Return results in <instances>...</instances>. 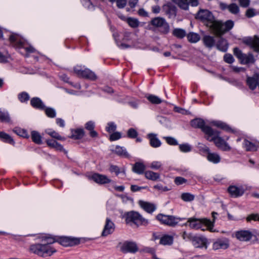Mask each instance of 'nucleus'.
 Wrapping results in <instances>:
<instances>
[{"mask_svg": "<svg viewBox=\"0 0 259 259\" xmlns=\"http://www.w3.org/2000/svg\"><path fill=\"white\" fill-rule=\"evenodd\" d=\"M195 18L206 24L212 32L216 36H221L230 30L234 26V23L232 20H229L225 22L216 20L212 14L207 10H200L197 13Z\"/></svg>", "mask_w": 259, "mask_h": 259, "instance_id": "f257e3e1", "label": "nucleus"}, {"mask_svg": "<svg viewBox=\"0 0 259 259\" xmlns=\"http://www.w3.org/2000/svg\"><path fill=\"white\" fill-rule=\"evenodd\" d=\"M29 250L31 252L41 257L51 256L53 253L57 252V249L54 247L40 243L31 245Z\"/></svg>", "mask_w": 259, "mask_h": 259, "instance_id": "f03ea898", "label": "nucleus"}, {"mask_svg": "<svg viewBox=\"0 0 259 259\" xmlns=\"http://www.w3.org/2000/svg\"><path fill=\"white\" fill-rule=\"evenodd\" d=\"M150 23L161 34H167L170 31L168 23L163 17H156L152 18Z\"/></svg>", "mask_w": 259, "mask_h": 259, "instance_id": "7ed1b4c3", "label": "nucleus"}, {"mask_svg": "<svg viewBox=\"0 0 259 259\" xmlns=\"http://www.w3.org/2000/svg\"><path fill=\"white\" fill-rule=\"evenodd\" d=\"M125 221L126 224L132 225L134 224L137 226L144 225L148 224V220L143 218L138 212L130 211L125 214Z\"/></svg>", "mask_w": 259, "mask_h": 259, "instance_id": "20e7f679", "label": "nucleus"}, {"mask_svg": "<svg viewBox=\"0 0 259 259\" xmlns=\"http://www.w3.org/2000/svg\"><path fill=\"white\" fill-rule=\"evenodd\" d=\"M191 125L194 128H200L203 133L209 136L219 134L218 131H214L210 126L205 125L204 121L201 118H196L191 120Z\"/></svg>", "mask_w": 259, "mask_h": 259, "instance_id": "39448f33", "label": "nucleus"}, {"mask_svg": "<svg viewBox=\"0 0 259 259\" xmlns=\"http://www.w3.org/2000/svg\"><path fill=\"white\" fill-rule=\"evenodd\" d=\"M189 223V226L192 229H200L204 224L208 229L211 231V227L212 223L209 220L203 219L202 220H198L196 219L190 218L188 220L187 223Z\"/></svg>", "mask_w": 259, "mask_h": 259, "instance_id": "423d86ee", "label": "nucleus"}, {"mask_svg": "<svg viewBox=\"0 0 259 259\" xmlns=\"http://www.w3.org/2000/svg\"><path fill=\"white\" fill-rule=\"evenodd\" d=\"M120 250L123 253H136L139 251V247L135 242L126 241L119 243Z\"/></svg>", "mask_w": 259, "mask_h": 259, "instance_id": "0eeeda50", "label": "nucleus"}, {"mask_svg": "<svg viewBox=\"0 0 259 259\" xmlns=\"http://www.w3.org/2000/svg\"><path fill=\"white\" fill-rule=\"evenodd\" d=\"M61 245L67 247L78 245L80 243V239L75 237L62 236L57 240Z\"/></svg>", "mask_w": 259, "mask_h": 259, "instance_id": "6e6552de", "label": "nucleus"}, {"mask_svg": "<svg viewBox=\"0 0 259 259\" xmlns=\"http://www.w3.org/2000/svg\"><path fill=\"white\" fill-rule=\"evenodd\" d=\"M156 219L161 223L168 226H175L178 223V219L172 215H166L162 214H158Z\"/></svg>", "mask_w": 259, "mask_h": 259, "instance_id": "1a4fd4ad", "label": "nucleus"}, {"mask_svg": "<svg viewBox=\"0 0 259 259\" xmlns=\"http://www.w3.org/2000/svg\"><path fill=\"white\" fill-rule=\"evenodd\" d=\"M219 134L217 135H213V137L211 138L210 141H213L216 146L219 149L224 151H228L231 150V147L222 138L219 136Z\"/></svg>", "mask_w": 259, "mask_h": 259, "instance_id": "9d476101", "label": "nucleus"}, {"mask_svg": "<svg viewBox=\"0 0 259 259\" xmlns=\"http://www.w3.org/2000/svg\"><path fill=\"white\" fill-rule=\"evenodd\" d=\"M74 71L78 76L83 78L92 80H95L97 78V76L95 73L88 68H86L84 70H81L75 68L74 69Z\"/></svg>", "mask_w": 259, "mask_h": 259, "instance_id": "9b49d317", "label": "nucleus"}, {"mask_svg": "<svg viewBox=\"0 0 259 259\" xmlns=\"http://www.w3.org/2000/svg\"><path fill=\"white\" fill-rule=\"evenodd\" d=\"M252 236V233L248 230H240L235 233V237L240 241H248Z\"/></svg>", "mask_w": 259, "mask_h": 259, "instance_id": "f8f14e48", "label": "nucleus"}, {"mask_svg": "<svg viewBox=\"0 0 259 259\" xmlns=\"http://www.w3.org/2000/svg\"><path fill=\"white\" fill-rule=\"evenodd\" d=\"M229 247V241L227 238L218 239L212 245V248L214 250L220 249H226Z\"/></svg>", "mask_w": 259, "mask_h": 259, "instance_id": "ddd939ff", "label": "nucleus"}, {"mask_svg": "<svg viewBox=\"0 0 259 259\" xmlns=\"http://www.w3.org/2000/svg\"><path fill=\"white\" fill-rule=\"evenodd\" d=\"M115 229L114 223L108 218L106 219V224L102 233V236H106L113 232Z\"/></svg>", "mask_w": 259, "mask_h": 259, "instance_id": "4468645a", "label": "nucleus"}, {"mask_svg": "<svg viewBox=\"0 0 259 259\" xmlns=\"http://www.w3.org/2000/svg\"><path fill=\"white\" fill-rule=\"evenodd\" d=\"M246 82L250 89L253 90L259 85V74L255 73L253 76H247Z\"/></svg>", "mask_w": 259, "mask_h": 259, "instance_id": "2eb2a0df", "label": "nucleus"}, {"mask_svg": "<svg viewBox=\"0 0 259 259\" xmlns=\"http://www.w3.org/2000/svg\"><path fill=\"white\" fill-rule=\"evenodd\" d=\"M91 179L96 183L100 184L109 183L111 180L107 176L99 174H94L91 176Z\"/></svg>", "mask_w": 259, "mask_h": 259, "instance_id": "dca6fc26", "label": "nucleus"}, {"mask_svg": "<svg viewBox=\"0 0 259 259\" xmlns=\"http://www.w3.org/2000/svg\"><path fill=\"white\" fill-rule=\"evenodd\" d=\"M228 191L232 197H238L242 196L244 191L241 187H238L236 186H230L228 188Z\"/></svg>", "mask_w": 259, "mask_h": 259, "instance_id": "f3484780", "label": "nucleus"}, {"mask_svg": "<svg viewBox=\"0 0 259 259\" xmlns=\"http://www.w3.org/2000/svg\"><path fill=\"white\" fill-rule=\"evenodd\" d=\"M192 241L196 247L207 248V239L205 238L195 236L192 238Z\"/></svg>", "mask_w": 259, "mask_h": 259, "instance_id": "a211bd4d", "label": "nucleus"}, {"mask_svg": "<svg viewBox=\"0 0 259 259\" xmlns=\"http://www.w3.org/2000/svg\"><path fill=\"white\" fill-rule=\"evenodd\" d=\"M222 35L218 36L219 37V39L217 41L216 47L220 51L225 52L227 51L228 44L226 39L221 37Z\"/></svg>", "mask_w": 259, "mask_h": 259, "instance_id": "6ab92c4d", "label": "nucleus"}, {"mask_svg": "<svg viewBox=\"0 0 259 259\" xmlns=\"http://www.w3.org/2000/svg\"><path fill=\"white\" fill-rule=\"evenodd\" d=\"M139 204L143 209L148 213H152L156 209L155 205L153 203L140 200Z\"/></svg>", "mask_w": 259, "mask_h": 259, "instance_id": "aec40b11", "label": "nucleus"}, {"mask_svg": "<svg viewBox=\"0 0 259 259\" xmlns=\"http://www.w3.org/2000/svg\"><path fill=\"white\" fill-rule=\"evenodd\" d=\"M204 45L208 49H211L215 45V40L213 36L206 35L202 38Z\"/></svg>", "mask_w": 259, "mask_h": 259, "instance_id": "412c9836", "label": "nucleus"}, {"mask_svg": "<svg viewBox=\"0 0 259 259\" xmlns=\"http://www.w3.org/2000/svg\"><path fill=\"white\" fill-rule=\"evenodd\" d=\"M245 43L250 46L255 51H259V37L255 36L253 38H249Z\"/></svg>", "mask_w": 259, "mask_h": 259, "instance_id": "4be33fe9", "label": "nucleus"}, {"mask_svg": "<svg viewBox=\"0 0 259 259\" xmlns=\"http://www.w3.org/2000/svg\"><path fill=\"white\" fill-rule=\"evenodd\" d=\"M145 178L152 181H157L160 179V174L152 170H147L144 172Z\"/></svg>", "mask_w": 259, "mask_h": 259, "instance_id": "5701e85b", "label": "nucleus"}, {"mask_svg": "<svg viewBox=\"0 0 259 259\" xmlns=\"http://www.w3.org/2000/svg\"><path fill=\"white\" fill-rule=\"evenodd\" d=\"M146 166L143 162H137L133 167V171L138 174H144Z\"/></svg>", "mask_w": 259, "mask_h": 259, "instance_id": "b1692460", "label": "nucleus"}, {"mask_svg": "<svg viewBox=\"0 0 259 259\" xmlns=\"http://www.w3.org/2000/svg\"><path fill=\"white\" fill-rule=\"evenodd\" d=\"M148 137L150 140V145L155 148L159 147L161 145V142L156 137V135L154 134H149Z\"/></svg>", "mask_w": 259, "mask_h": 259, "instance_id": "393cba45", "label": "nucleus"}, {"mask_svg": "<svg viewBox=\"0 0 259 259\" xmlns=\"http://www.w3.org/2000/svg\"><path fill=\"white\" fill-rule=\"evenodd\" d=\"M31 105L34 108L44 109L45 108L42 102L38 98H33L31 100Z\"/></svg>", "mask_w": 259, "mask_h": 259, "instance_id": "a878e982", "label": "nucleus"}, {"mask_svg": "<svg viewBox=\"0 0 259 259\" xmlns=\"http://www.w3.org/2000/svg\"><path fill=\"white\" fill-rule=\"evenodd\" d=\"M174 238L172 236L165 235L162 236L160 240V244L163 245H170L173 243Z\"/></svg>", "mask_w": 259, "mask_h": 259, "instance_id": "bb28decb", "label": "nucleus"}, {"mask_svg": "<svg viewBox=\"0 0 259 259\" xmlns=\"http://www.w3.org/2000/svg\"><path fill=\"white\" fill-rule=\"evenodd\" d=\"M182 9L187 10L189 8V0H172Z\"/></svg>", "mask_w": 259, "mask_h": 259, "instance_id": "cd10ccee", "label": "nucleus"}, {"mask_svg": "<svg viewBox=\"0 0 259 259\" xmlns=\"http://www.w3.org/2000/svg\"><path fill=\"white\" fill-rule=\"evenodd\" d=\"M187 37L188 41L191 43L197 42L200 39V35L194 32H190L187 34Z\"/></svg>", "mask_w": 259, "mask_h": 259, "instance_id": "c85d7f7f", "label": "nucleus"}, {"mask_svg": "<svg viewBox=\"0 0 259 259\" xmlns=\"http://www.w3.org/2000/svg\"><path fill=\"white\" fill-rule=\"evenodd\" d=\"M32 140L33 142L37 144H41L42 143L41 137L38 132L33 131L31 133Z\"/></svg>", "mask_w": 259, "mask_h": 259, "instance_id": "c756f323", "label": "nucleus"}, {"mask_svg": "<svg viewBox=\"0 0 259 259\" xmlns=\"http://www.w3.org/2000/svg\"><path fill=\"white\" fill-rule=\"evenodd\" d=\"M207 159L213 163H217L220 161V155L215 153H209L207 156Z\"/></svg>", "mask_w": 259, "mask_h": 259, "instance_id": "7c9ffc66", "label": "nucleus"}, {"mask_svg": "<svg viewBox=\"0 0 259 259\" xmlns=\"http://www.w3.org/2000/svg\"><path fill=\"white\" fill-rule=\"evenodd\" d=\"M114 152L120 156L124 157H129V154L125 149L122 147L117 146L114 150Z\"/></svg>", "mask_w": 259, "mask_h": 259, "instance_id": "2f4dec72", "label": "nucleus"}, {"mask_svg": "<svg viewBox=\"0 0 259 259\" xmlns=\"http://www.w3.org/2000/svg\"><path fill=\"white\" fill-rule=\"evenodd\" d=\"M228 10L230 13L234 15H237L240 12L239 6L235 3L229 4L228 7Z\"/></svg>", "mask_w": 259, "mask_h": 259, "instance_id": "473e14b6", "label": "nucleus"}, {"mask_svg": "<svg viewBox=\"0 0 259 259\" xmlns=\"http://www.w3.org/2000/svg\"><path fill=\"white\" fill-rule=\"evenodd\" d=\"M172 34L178 38H183L186 36V32L184 29L175 28L172 31Z\"/></svg>", "mask_w": 259, "mask_h": 259, "instance_id": "72a5a7b5", "label": "nucleus"}, {"mask_svg": "<svg viewBox=\"0 0 259 259\" xmlns=\"http://www.w3.org/2000/svg\"><path fill=\"white\" fill-rule=\"evenodd\" d=\"M244 147L245 148V149L247 151H256L257 147L256 146L252 143L250 141L245 140L244 141Z\"/></svg>", "mask_w": 259, "mask_h": 259, "instance_id": "f704fd0d", "label": "nucleus"}, {"mask_svg": "<svg viewBox=\"0 0 259 259\" xmlns=\"http://www.w3.org/2000/svg\"><path fill=\"white\" fill-rule=\"evenodd\" d=\"M0 138L5 142L14 145L15 142L13 139L8 134L4 132H0Z\"/></svg>", "mask_w": 259, "mask_h": 259, "instance_id": "c9c22d12", "label": "nucleus"}, {"mask_svg": "<svg viewBox=\"0 0 259 259\" xmlns=\"http://www.w3.org/2000/svg\"><path fill=\"white\" fill-rule=\"evenodd\" d=\"M83 131L82 129H78L75 130L74 133H72L71 138L74 139H80L83 136Z\"/></svg>", "mask_w": 259, "mask_h": 259, "instance_id": "e433bc0d", "label": "nucleus"}, {"mask_svg": "<svg viewBox=\"0 0 259 259\" xmlns=\"http://www.w3.org/2000/svg\"><path fill=\"white\" fill-rule=\"evenodd\" d=\"M42 241H46V243H45V244H47L49 245H50V244L55 242H57V240H56L54 237H53L52 236L50 235H45L42 237Z\"/></svg>", "mask_w": 259, "mask_h": 259, "instance_id": "4c0bfd02", "label": "nucleus"}, {"mask_svg": "<svg viewBox=\"0 0 259 259\" xmlns=\"http://www.w3.org/2000/svg\"><path fill=\"white\" fill-rule=\"evenodd\" d=\"M126 22L133 28L138 27L139 25V22L138 19L133 18H127Z\"/></svg>", "mask_w": 259, "mask_h": 259, "instance_id": "58836bf2", "label": "nucleus"}, {"mask_svg": "<svg viewBox=\"0 0 259 259\" xmlns=\"http://www.w3.org/2000/svg\"><path fill=\"white\" fill-rule=\"evenodd\" d=\"M195 196L189 193H184L181 195V198L184 201H191L194 199Z\"/></svg>", "mask_w": 259, "mask_h": 259, "instance_id": "ea45409f", "label": "nucleus"}, {"mask_svg": "<svg viewBox=\"0 0 259 259\" xmlns=\"http://www.w3.org/2000/svg\"><path fill=\"white\" fill-rule=\"evenodd\" d=\"M147 99L153 104H160L162 102L160 98L154 95H150L148 97Z\"/></svg>", "mask_w": 259, "mask_h": 259, "instance_id": "a19ab883", "label": "nucleus"}, {"mask_svg": "<svg viewBox=\"0 0 259 259\" xmlns=\"http://www.w3.org/2000/svg\"><path fill=\"white\" fill-rule=\"evenodd\" d=\"M14 131L19 136L24 138H28V135L27 131L24 129L16 128Z\"/></svg>", "mask_w": 259, "mask_h": 259, "instance_id": "79ce46f5", "label": "nucleus"}, {"mask_svg": "<svg viewBox=\"0 0 259 259\" xmlns=\"http://www.w3.org/2000/svg\"><path fill=\"white\" fill-rule=\"evenodd\" d=\"M10 40L11 42L15 43L19 47L22 46V41L18 40V37L16 35H11L10 37Z\"/></svg>", "mask_w": 259, "mask_h": 259, "instance_id": "37998d69", "label": "nucleus"}, {"mask_svg": "<svg viewBox=\"0 0 259 259\" xmlns=\"http://www.w3.org/2000/svg\"><path fill=\"white\" fill-rule=\"evenodd\" d=\"M45 112L47 115L51 118L55 117L56 116V112L54 109L51 108H46Z\"/></svg>", "mask_w": 259, "mask_h": 259, "instance_id": "c03bdc74", "label": "nucleus"}, {"mask_svg": "<svg viewBox=\"0 0 259 259\" xmlns=\"http://www.w3.org/2000/svg\"><path fill=\"white\" fill-rule=\"evenodd\" d=\"M179 148L180 150L183 152H188L191 150V146L187 144L180 145Z\"/></svg>", "mask_w": 259, "mask_h": 259, "instance_id": "a18cd8bd", "label": "nucleus"}, {"mask_svg": "<svg viewBox=\"0 0 259 259\" xmlns=\"http://www.w3.org/2000/svg\"><path fill=\"white\" fill-rule=\"evenodd\" d=\"M138 136V133L134 128H130L127 131V136L131 138H135Z\"/></svg>", "mask_w": 259, "mask_h": 259, "instance_id": "49530a36", "label": "nucleus"}, {"mask_svg": "<svg viewBox=\"0 0 259 259\" xmlns=\"http://www.w3.org/2000/svg\"><path fill=\"white\" fill-rule=\"evenodd\" d=\"M224 59L226 62L229 64L232 63L234 61L233 56L229 54H226L224 57Z\"/></svg>", "mask_w": 259, "mask_h": 259, "instance_id": "de8ad7c7", "label": "nucleus"}, {"mask_svg": "<svg viewBox=\"0 0 259 259\" xmlns=\"http://www.w3.org/2000/svg\"><path fill=\"white\" fill-rule=\"evenodd\" d=\"M246 220L247 222H250L251 220H253L255 221H259V214L257 213L251 214L247 217Z\"/></svg>", "mask_w": 259, "mask_h": 259, "instance_id": "09e8293b", "label": "nucleus"}, {"mask_svg": "<svg viewBox=\"0 0 259 259\" xmlns=\"http://www.w3.org/2000/svg\"><path fill=\"white\" fill-rule=\"evenodd\" d=\"M19 99L21 102H25L29 99V95L26 93L23 92L19 95Z\"/></svg>", "mask_w": 259, "mask_h": 259, "instance_id": "8fccbe9b", "label": "nucleus"}, {"mask_svg": "<svg viewBox=\"0 0 259 259\" xmlns=\"http://www.w3.org/2000/svg\"><path fill=\"white\" fill-rule=\"evenodd\" d=\"M150 167L153 169H159L161 167V163L159 161H153L151 163Z\"/></svg>", "mask_w": 259, "mask_h": 259, "instance_id": "3c124183", "label": "nucleus"}, {"mask_svg": "<svg viewBox=\"0 0 259 259\" xmlns=\"http://www.w3.org/2000/svg\"><path fill=\"white\" fill-rule=\"evenodd\" d=\"M121 138V134L119 132H114L110 136V140L111 141L117 140Z\"/></svg>", "mask_w": 259, "mask_h": 259, "instance_id": "603ef678", "label": "nucleus"}, {"mask_svg": "<svg viewBox=\"0 0 259 259\" xmlns=\"http://www.w3.org/2000/svg\"><path fill=\"white\" fill-rule=\"evenodd\" d=\"M116 128V125L113 122H110L108 124V126L106 127V130L109 133L113 132Z\"/></svg>", "mask_w": 259, "mask_h": 259, "instance_id": "864d4df0", "label": "nucleus"}, {"mask_svg": "<svg viewBox=\"0 0 259 259\" xmlns=\"http://www.w3.org/2000/svg\"><path fill=\"white\" fill-rule=\"evenodd\" d=\"M186 182H187L186 179H185V178H184L183 177H176L175 179V183L177 185H182L183 184L186 183Z\"/></svg>", "mask_w": 259, "mask_h": 259, "instance_id": "5fc2aeb1", "label": "nucleus"}, {"mask_svg": "<svg viewBox=\"0 0 259 259\" xmlns=\"http://www.w3.org/2000/svg\"><path fill=\"white\" fill-rule=\"evenodd\" d=\"M153 188L161 192H165L169 190L167 187H163L160 184H157L153 186Z\"/></svg>", "mask_w": 259, "mask_h": 259, "instance_id": "6e6d98bb", "label": "nucleus"}, {"mask_svg": "<svg viewBox=\"0 0 259 259\" xmlns=\"http://www.w3.org/2000/svg\"><path fill=\"white\" fill-rule=\"evenodd\" d=\"M117 7L119 9L123 8L126 5V0H116Z\"/></svg>", "mask_w": 259, "mask_h": 259, "instance_id": "4d7b16f0", "label": "nucleus"}, {"mask_svg": "<svg viewBox=\"0 0 259 259\" xmlns=\"http://www.w3.org/2000/svg\"><path fill=\"white\" fill-rule=\"evenodd\" d=\"M246 16L248 18H251L255 16V10L254 9L250 8L247 10L246 11Z\"/></svg>", "mask_w": 259, "mask_h": 259, "instance_id": "13d9d810", "label": "nucleus"}, {"mask_svg": "<svg viewBox=\"0 0 259 259\" xmlns=\"http://www.w3.org/2000/svg\"><path fill=\"white\" fill-rule=\"evenodd\" d=\"M254 61L255 60L253 55L251 54H249L245 57L244 64L253 63Z\"/></svg>", "mask_w": 259, "mask_h": 259, "instance_id": "bf43d9fd", "label": "nucleus"}, {"mask_svg": "<svg viewBox=\"0 0 259 259\" xmlns=\"http://www.w3.org/2000/svg\"><path fill=\"white\" fill-rule=\"evenodd\" d=\"M52 137L59 140H64L65 139L61 137L58 133L53 131L48 133Z\"/></svg>", "mask_w": 259, "mask_h": 259, "instance_id": "052dcab7", "label": "nucleus"}, {"mask_svg": "<svg viewBox=\"0 0 259 259\" xmlns=\"http://www.w3.org/2000/svg\"><path fill=\"white\" fill-rule=\"evenodd\" d=\"M211 124L217 127L221 128L222 129H225L226 127V125L223 122L220 121H214L211 122Z\"/></svg>", "mask_w": 259, "mask_h": 259, "instance_id": "680f3d73", "label": "nucleus"}, {"mask_svg": "<svg viewBox=\"0 0 259 259\" xmlns=\"http://www.w3.org/2000/svg\"><path fill=\"white\" fill-rule=\"evenodd\" d=\"M165 140L167 143L171 145H178V142L176 140L171 137H166Z\"/></svg>", "mask_w": 259, "mask_h": 259, "instance_id": "e2e57ef3", "label": "nucleus"}, {"mask_svg": "<svg viewBox=\"0 0 259 259\" xmlns=\"http://www.w3.org/2000/svg\"><path fill=\"white\" fill-rule=\"evenodd\" d=\"M239 5L243 8H247L249 6L250 0H238Z\"/></svg>", "mask_w": 259, "mask_h": 259, "instance_id": "0e129e2a", "label": "nucleus"}, {"mask_svg": "<svg viewBox=\"0 0 259 259\" xmlns=\"http://www.w3.org/2000/svg\"><path fill=\"white\" fill-rule=\"evenodd\" d=\"M110 171L111 172H114L116 175H118L120 172L119 167L116 165H111L110 167Z\"/></svg>", "mask_w": 259, "mask_h": 259, "instance_id": "69168bd1", "label": "nucleus"}, {"mask_svg": "<svg viewBox=\"0 0 259 259\" xmlns=\"http://www.w3.org/2000/svg\"><path fill=\"white\" fill-rule=\"evenodd\" d=\"M234 54L239 59L241 55L243 54L240 50L237 48H235L233 50Z\"/></svg>", "mask_w": 259, "mask_h": 259, "instance_id": "338daca9", "label": "nucleus"}, {"mask_svg": "<svg viewBox=\"0 0 259 259\" xmlns=\"http://www.w3.org/2000/svg\"><path fill=\"white\" fill-rule=\"evenodd\" d=\"M145 187H139L137 185H132L131 187V190L133 192H136L144 189Z\"/></svg>", "mask_w": 259, "mask_h": 259, "instance_id": "774afa93", "label": "nucleus"}]
</instances>
